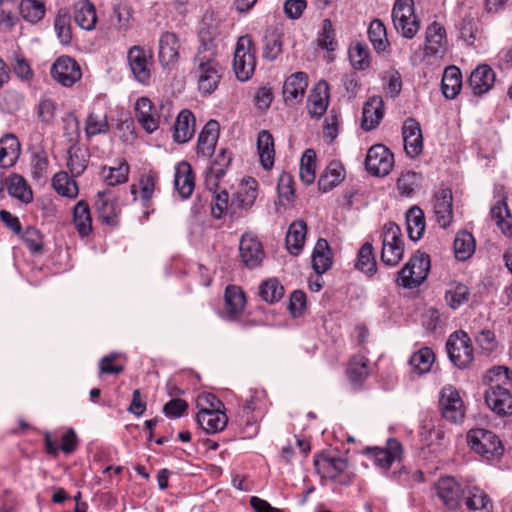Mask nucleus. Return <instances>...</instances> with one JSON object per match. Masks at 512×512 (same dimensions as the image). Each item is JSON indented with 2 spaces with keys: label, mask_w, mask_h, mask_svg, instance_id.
<instances>
[{
  "label": "nucleus",
  "mask_w": 512,
  "mask_h": 512,
  "mask_svg": "<svg viewBox=\"0 0 512 512\" xmlns=\"http://www.w3.org/2000/svg\"><path fill=\"white\" fill-rule=\"evenodd\" d=\"M199 46L192 59L190 74L202 95L213 93L222 78V67L217 60L218 46L213 38L201 33Z\"/></svg>",
  "instance_id": "f257e3e1"
},
{
  "label": "nucleus",
  "mask_w": 512,
  "mask_h": 512,
  "mask_svg": "<svg viewBox=\"0 0 512 512\" xmlns=\"http://www.w3.org/2000/svg\"><path fill=\"white\" fill-rule=\"evenodd\" d=\"M490 385L485 392L488 407L499 415L512 414V371L498 366L489 371Z\"/></svg>",
  "instance_id": "f03ea898"
},
{
  "label": "nucleus",
  "mask_w": 512,
  "mask_h": 512,
  "mask_svg": "<svg viewBox=\"0 0 512 512\" xmlns=\"http://www.w3.org/2000/svg\"><path fill=\"white\" fill-rule=\"evenodd\" d=\"M467 443L470 449L487 461L499 459L504 448L499 437L484 428H474L467 433Z\"/></svg>",
  "instance_id": "7ed1b4c3"
},
{
  "label": "nucleus",
  "mask_w": 512,
  "mask_h": 512,
  "mask_svg": "<svg viewBox=\"0 0 512 512\" xmlns=\"http://www.w3.org/2000/svg\"><path fill=\"white\" fill-rule=\"evenodd\" d=\"M404 255V242L400 227L394 222L383 226L381 261L387 266H396Z\"/></svg>",
  "instance_id": "20e7f679"
},
{
  "label": "nucleus",
  "mask_w": 512,
  "mask_h": 512,
  "mask_svg": "<svg viewBox=\"0 0 512 512\" xmlns=\"http://www.w3.org/2000/svg\"><path fill=\"white\" fill-rule=\"evenodd\" d=\"M429 271V256L418 252L398 272L397 283L404 288H416L424 282Z\"/></svg>",
  "instance_id": "39448f33"
},
{
  "label": "nucleus",
  "mask_w": 512,
  "mask_h": 512,
  "mask_svg": "<svg viewBox=\"0 0 512 512\" xmlns=\"http://www.w3.org/2000/svg\"><path fill=\"white\" fill-rule=\"evenodd\" d=\"M392 21L395 30L404 38L412 39L420 28L414 12L413 0H396L392 9Z\"/></svg>",
  "instance_id": "423d86ee"
},
{
  "label": "nucleus",
  "mask_w": 512,
  "mask_h": 512,
  "mask_svg": "<svg viewBox=\"0 0 512 512\" xmlns=\"http://www.w3.org/2000/svg\"><path fill=\"white\" fill-rule=\"evenodd\" d=\"M256 66L254 46L248 36L238 39L234 52L233 70L238 80L244 82L251 78Z\"/></svg>",
  "instance_id": "0eeeda50"
},
{
  "label": "nucleus",
  "mask_w": 512,
  "mask_h": 512,
  "mask_svg": "<svg viewBox=\"0 0 512 512\" xmlns=\"http://www.w3.org/2000/svg\"><path fill=\"white\" fill-rule=\"evenodd\" d=\"M446 348L451 362L458 368L468 367L474 359L471 340L467 333L457 331L450 335Z\"/></svg>",
  "instance_id": "6e6552de"
},
{
  "label": "nucleus",
  "mask_w": 512,
  "mask_h": 512,
  "mask_svg": "<svg viewBox=\"0 0 512 512\" xmlns=\"http://www.w3.org/2000/svg\"><path fill=\"white\" fill-rule=\"evenodd\" d=\"M314 466L322 479H328L343 485L351 482V477L347 472L348 462L343 458L319 456L314 460Z\"/></svg>",
  "instance_id": "1a4fd4ad"
},
{
  "label": "nucleus",
  "mask_w": 512,
  "mask_h": 512,
  "mask_svg": "<svg viewBox=\"0 0 512 512\" xmlns=\"http://www.w3.org/2000/svg\"><path fill=\"white\" fill-rule=\"evenodd\" d=\"M127 61L133 78L142 85H148L153 65L151 52L135 45L128 50Z\"/></svg>",
  "instance_id": "9d476101"
},
{
  "label": "nucleus",
  "mask_w": 512,
  "mask_h": 512,
  "mask_svg": "<svg viewBox=\"0 0 512 512\" xmlns=\"http://www.w3.org/2000/svg\"><path fill=\"white\" fill-rule=\"evenodd\" d=\"M439 408L442 417L451 423H461L465 417L464 402L459 391L451 385L444 386L441 389Z\"/></svg>",
  "instance_id": "9b49d317"
},
{
  "label": "nucleus",
  "mask_w": 512,
  "mask_h": 512,
  "mask_svg": "<svg viewBox=\"0 0 512 512\" xmlns=\"http://www.w3.org/2000/svg\"><path fill=\"white\" fill-rule=\"evenodd\" d=\"M394 166V155L384 145H373L367 152L365 159L366 170L373 176L384 177Z\"/></svg>",
  "instance_id": "f8f14e48"
},
{
  "label": "nucleus",
  "mask_w": 512,
  "mask_h": 512,
  "mask_svg": "<svg viewBox=\"0 0 512 512\" xmlns=\"http://www.w3.org/2000/svg\"><path fill=\"white\" fill-rule=\"evenodd\" d=\"M51 76L62 86L71 87L81 79L82 73L79 64L73 58L61 56L52 65Z\"/></svg>",
  "instance_id": "ddd939ff"
},
{
  "label": "nucleus",
  "mask_w": 512,
  "mask_h": 512,
  "mask_svg": "<svg viewBox=\"0 0 512 512\" xmlns=\"http://www.w3.org/2000/svg\"><path fill=\"white\" fill-rule=\"evenodd\" d=\"M367 453L373 458L375 465L383 470H388L395 461L401 459L403 449L397 439L391 438L388 439L386 448H367Z\"/></svg>",
  "instance_id": "4468645a"
},
{
  "label": "nucleus",
  "mask_w": 512,
  "mask_h": 512,
  "mask_svg": "<svg viewBox=\"0 0 512 512\" xmlns=\"http://www.w3.org/2000/svg\"><path fill=\"white\" fill-rule=\"evenodd\" d=\"M239 251L242 262L249 269L258 267L264 259L262 244L256 236L249 233L241 237Z\"/></svg>",
  "instance_id": "2eb2a0df"
},
{
  "label": "nucleus",
  "mask_w": 512,
  "mask_h": 512,
  "mask_svg": "<svg viewBox=\"0 0 512 512\" xmlns=\"http://www.w3.org/2000/svg\"><path fill=\"white\" fill-rule=\"evenodd\" d=\"M402 137L406 154L411 158L417 157L423 150V137L420 125L415 119L405 120Z\"/></svg>",
  "instance_id": "dca6fc26"
},
{
  "label": "nucleus",
  "mask_w": 512,
  "mask_h": 512,
  "mask_svg": "<svg viewBox=\"0 0 512 512\" xmlns=\"http://www.w3.org/2000/svg\"><path fill=\"white\" fill-rule=\"evenodd\" d=\"M435 489L437 496L448 509L454 510L459 507L463 491L455 478L443 477L439 479Z\"/></svg>",
  "instance_id": "f3484780"
},
{
  "label": "nucleus",
  "mask_w": 512,
  "mask_h": 512,
  "mask_svg": "<svg viewBox=\"0 0 512 512\" xmlns=\"http://www.w3.org/2000/svg\"><path fill=\"white\" fill-rule=\"evenodd\" d=\"M425 54L442 56L446 51L447 37L445 28L438 22H432L426 30Z\"/></svg>",
  "instance_id": "a211bd4d"
},
{
  "label": "nucleus",
  "mask_w": 512,
  "mask_h": 512,
  "mask_svg": "<svg viewBox=\"0 0 512 512\" xmlns=\"http://www.w3.org/2000/svg\"><path fill=\"white\" fill-rule=\"evenodd\" d=\"M308 86V77L304 72L291 74L284 82L283 97L286 103L295 104L300 102Z\"/></svg>",
  "instance_id": "6ab92c4d"
},
{
  "label": "nucleus",
  "mask_w": 512,
  "mask_h": 512,
  "mask_svg": "<svg viewBox=\"0 0 512 512\" xmlns=\"http://www.w3.org/2000/svg\"><path fill=\"white\" fill-rule=\"evenodd\" d=\"M180 44L176 34L165 32L159 39V62L163 67L175 65L179 58Z\"/></svg>",
  "instance_id": "aec40b11"
},
{
  "label": "nucleus",
  "mask_w": 512,
  "mask_h": 512,
  "mask_svg": "<svg viewBox=\"0 0 512 512\" xmlns=\"http://www.w3.org/2000/svg\"><path fill=\"white\" fill-rule=\"evenodd\" d=\"M219 123L216 120H210L203 127L197 141V154L204 158L213 155L219 138Z\"/></svg>",
  "instance_id": "412c9836"
},
{
  "label": "nucleus",
  "mask_w": 512,
  "mask_h": 512,
  "mask_svg": "<svg viewBox=\"0 0 512 512\" xmlns=\"http://www.w3.org/2000/svg\"><path fill=\"white\" fill-rule=\"evenodd\" d=\"M433 212L440 227L449 226L452 220V192L450 189H441L435 194Z\"/></svg>",
  "instance_id": "4be33fe9"
},
{
  "label": "nucleus",
  "mask_w": 512,
  "mask_h": 512,
  "mask_svg": "<svg viewBox=\"0 0 512 512\" xmlns=\"http://www.w3.org/2000/svg\"><path fill=\"white\" fill-rule=\"evenodd\" d=\"M495 72L488 65H479L469 78V86L474 95L481 96L487 93L494 85Z\"/></svg>",
  "instance_id": "5701e85b"
},
{
  "label": "nucleus",
  "mask_w": 512,
  "mask_h": 512,
  "mask_svg": "<svg viewBox=\"0 0 512 512\" xmlns=\"http://www.w3.org/2000/svg\"><path fill=\"white\" fill-rule=\"evenodd\" d=\"M174 186L178 194L183 198H189L195 188V178L191 165L182 161L177 164L174 174Z\"/></svg>",
  "instance_id": "b1692460"
},
{
  "label": "nucleus",
  "mask_w": 512,
  "mask_h": 512,
  "mask_svg": "<svg viewBox=\"0 0 512 512\" xmlns=\"http://www.w3.org/2000/svg\"><path fill=\"white\" fill-rule=\"evenodd\" d=\"M224 315L229 320L237 319L244 311L246 298L242 289L235 285L226 287Z\"/></svg>",
  "instance_id": "393cba45"
},
{
  "label": "nucleus",
  "mask_w": 512,
  "mask_h": 512,
  "mask_svg": "<svg viewBox=\"0 0 512 512\" xmlns=\"http://www.w3.org/2000/svg\"><path fill=\"white\" fill-rule=\"evenodd\" d=\"M198 425L208 434H214L222 431L227 423L228 417L223 410L208 411L203 409L196 415Z\"/></svg>",
  "instance_id": "a878e982"
},
{
  "label": "nucleus",
  "mask_w": 512,
  "mask_h": 512,
  "mask_svg": "<svg viewBox=\"0 0 512 512\" xmlns=\"http://www.w3.org/2000/svg\"><path fill=\"white\" fill-rule=\"evenodd\" d=\"M384 116L383 100L380 96H373L364 104L362 111V128L365 131L375 129Z\"/></svg>",
  "instance_id": "bb28decb"
},
{
  "label": "nucleus",
  "mask_w": 512,
  "mask_h": 512,
  "mask_svg": "<svg viewBox=\"0 0 512 512\" xmlns=\"http://www.w3.org/2000/svg\"><path fill=\"white\" fill-rule=\"evenodd\" d=\"M137 121L147 133H153L159 127V121L154 114L153 105L149 98L141 97L135 104Z\"/></svg>",
  "instance_id": "cd10ccee"
},
{
  "label": "nucleus",
  "mask_w": 512,
  "mask_h": 512,
  "mask_svg": "<svg viewBox=\"0 0 512 512\" xmlns=\"http://www.w3.org/2000/svg\"><path fill=\"white\" fill-rule=\"evenodd\" d=\"M257 188L258 184L254 178L248 177L243 179L237 192L232 198V204L240 209L248 210L255 203L257 198Z\"/></svg>",
  "instance_id": "c85d7f7f"
},
{
  "label": "nucleus",
  "mask_w": 512,
  "mask_h": 512,
  "mask_svg": "<svg viewBox=\"0 0 512 512\" xmlns=\"http://www.w3.org/2000/svg\"><path fill=\"white\" fill-rule=\"evenodd\" d=\"M329 104L328 87L325 82L318 83L308 98V112L312 117L320 118L326 112Z\"/></svg>",
  "instance_id": "c756f323"
},
{
  "label": "nucleus",
  "mask_w": 512,
  "mask_h": 512,
  "mask_svg": "<svg viewBox=\"0 0 512 512\" xmlns=\"http://www.w3.org/2000/svg\"><path fill=\"white\" fill-rule=\"evenodd\" d=\"M74 20L83 30H93L97 23L95 6L88 0L78 1L74 5Z\"/></svg>",
  "instance_id": "7c9ffc66"
},
{
  "label": "nucleus",
  "mask_w": 512,
  "mask_h": 512,
  "mask_svg": "<svg viewBox=\"0 0 512 512\" xmlns=\"http://www.w3.org/2000/svg\"><path fill=\"white\" fill-rule=\"evenodd\" d=\"M195 132V117L189 110H182L175 121L173 138L177 143L188 142Z\"/></svg>",
  "instance_id": "2f4dec72"
},
{
  "label": "nucleus",
  "mask_w": 512,
  "mask_h": 512,
  "mask_svg": "<svg viewBox=\"0 0 512 512\" xmlns=\"http://www.w3.org/2000/svg\"><path fill=\"white\" fill-rule=\"evenodd\" d=\"M257 151L261 166L265 170H270L274 165L275 149L273 136L268 130L258 133Z\"/></svg>",
  "instance_id": "473e14b6"
},
{
  "label": "nucleus",
  "mask_w": 512,
  "mask_h": 512,
  "mask_svg": "<svg viewBox=\"0 0 512 512\" xmlns=\"http://www.w3.org/2000/svg\"><path fill=\"white\" fill-rule=\"evenodd\" d=\"M462 88V73L456 66H449L444 70L441 89L445 98L454 99Z\"/></svg>",
  "instance_id": "72a5a7b5"
},
{
  "label": "nucleus",
  "mask_w": 512,
  "mask_h": 512,
  "mask_svg": "<svg viewBox=\"0 0 512 512\" xmlns=\"http://www.w3.org/2000/svg\"><path fill=\"white\" fill-rule=\"evenodd\" d=\"M307 227L302 220L295 221L290 224L286 234V247L293 255H298L304 246L306 239Z\"/></svg>",
  "instance_id": "f704fd0d"
},
{
  "label": "nucleus",
  "mask_w": 512,
  "mask_h": 512,
  "mask_svg": "<svg viewBox=\"0 0 512 512\" xmlns=\"http://www.w3.org/2000/svg\"><path fill=\"white\" fill-rule=\"evenodd\" d=\"M469 512H492L493 503L489 495L478 487H470L465 501Z\"/></svg>",
  "instance_id": "c9c22d12"
},
{
  "label": "nucleus",
  "mask_w": 512,
  "mask_h": 512,
  "mask_svg": "<svg viewBox=\"0 0 512 512\" xmlns=\"http://www.w3.org/2000/svg\"><path fill=\"white\" fill-rule=\"evenodd\" d=\"M332 265V257L328 241L321 238L318 239L312 253V267L314 271L321 275L330 269Z\"/></svg>",
  "instance_id": "e433bc0d"
},
{
  "label": "nucleus",
  "mask_w": 512,
  "mask_h": 512,
  "mask_svg": "<svg viewBox=\"0 0 512 512\" xmlns=\"http://www.w3.org/2000/svg\"><path fill=\"white\" fill-rule=\"evenodd\" d=\"M20 154V144L14 135H6L0 139V166L12 167Z\"/></svg>",
  "instance_id": "4c0bfd02"
},
{
  "label": "nucleus",
  "mask_w": 512,
  "mask_h": 512,
  "mask_svg": "<svg viewBox=\"0 0 512 512\" xmlns=\"http://www.w3.org/2000/svg\"><path fill=\"white\" fill-rule=\"evenodd\" d=\"M6 187L9 195L20 200L23 203H30L33 199V193L26 180L18 175H11L6 179Z\"/></svg>",
  "instance_id": "58836bf2"
},
{
  "label": "nucleus",
  "mask_w": 512,
  "mask_h": 512,
  "mask_svg": "<svg viewBox=\"0 0 512 512\" xmlns=\"http://www.w3.org/2000/svg\"><path fill=\"white\" fill-rule=\"evenodd\" d=\"M491 217L505 236H512V215L505 199L498 200L491 207Z\"/></svg>",
  "instance_id": "ea45409f"
},
{
  "label": "nucleus",
  "mask_w": 512,
  "mask_h": 512,
  "mask_svg": "<svg viewBox=\"0 0 512 512\" xmlns=\"http://www.w3.org/2000/svg\"><path fill=\"white\" fill-rule=\"evenodd\" d=\"M344 168L338 162H331L318 181L319 190L328 192L336 187L344 179Z\"/></svg>",
  "instance_id": "a19ab883"
},
{
  "label": "nucleus",
  "mask_w": 512,
  "mask_h": 512,
  "mask_svg": "<svg viewBox=\"0 0 512 512\" xmlns=\"http://www.w3.org/2000/svg\"><path fill=\"white\" fill-rule=\"evenodd\" d=\"M355 268L367 276H373L377 271V263L371 243H364L358 251Z\"/></svg>",
  "instance_id": "79ce46f5"
},
{
  "label": "nucleus",
  "mask_w": 512,
  "mask_h": 512,
  "mask_svg": "<svg viewBox=\"0 0 512 512\" xmlns=\"http://www.w3.org/2000/svg\"><path fill=\"white\" fill-rule=\"evenodd\" d=\"M408 236L412 241H418L425 231V217L418 207H412L406 214Z\"/></svg>",
  "instance_id": "37998d69"
},
{
  "label": "nucleus",
  "mask_w": 512,
  "mask_h": 512,
  "mask_svg": "<svg viewBox=\"0 0 512 512\" xmlns=\"http://www.w3.org/2000/svg\"><path fill=\"white\" fill-rule=\"evenodd\" d=\"M367 33L371 44L378 53L384 52L388 49L389 41L387 38V31L381 20L374 19L371 21Z\"/></svg>",
  "instance_id": "c03bdc74"
},
{
  "label": "nucleus",
  "mask_w": 512,
  "mask_h": 512,
  "mask_svg": "<svg viewBox=\"0 0 512 512\" xmlns=\"http://www.w3.org/2000/svg\"><path fill=\"white\" fill-rule=\"evenodd\" d=\"M110 125L107 120L105 113H97L91 111L85 121V134L88 139L96 136L107 134L109 132Z\"/></svg>",
  "instance_id": "a18cd8bd"
},
{
  "label": "nucleus",
  "mask_w": 512,
  "mask_h": 512,
  "mask_svg": "<svg viewBox=\"0 0 512 512\" xmlns=\"http://www.w3.org/2000/svg\"><path fill=\"white\" fill-rule=\"evenodd\" d=\"M73 222L81 236H87L92 231L90 210L86 202L79 201L74 207Z\"/></svg>",
  "instance_id": "49530a36"
},
{
  "label": "nucleus",
  "mask_w": 512,
  "mask_h": 512,
  "mask_svg": "<svg viewBox=\"0 0 512 512\" xmlns=\"http://www.w3.org/2000/svg\"><path fill=\"white\" fill-rule=\"evenodd\" d=\"M348 56L354 69L363 71L370 66V51L366 44L355 42L348 50Z\"/></svg>",
  "instance_id": "de8ad7c7"
},
{
  "label": "nucleus",
  "mask_w": 512,
  "mask_h": 512,
  "mask_svg": "<svg viewBox=\"0 0 512 512\" xmlns=\"http://www.w3.org/2000/svg\"><path fill=\"white\" fill-rule=\"evenodd\" d=\"M434 361L435 355L432 349L424 347L410 357L409 364L414 372L422 375L430 371Z\"/></svg>",
  "instance_id": "09e8293b"
},
{
  "label": "nucleus",
  "mask_w": 512,
  "mask_h": 512,
  "mask_svg": "<svg viewBox=\"0 0 512 512\" xmlns=\"http://www.w3.org/2000/svg\"><path fill=\"white\" fill-rule=\"evenodd\" d=\"M52 186L55 191L65 197L75 198L78 195V186L67 172L61 171L54 175Z\"/></svg>",
  "instance_id": "8fccbe9b"
},
{
  "label": "nucleus",
  "mask_w": 512,
  "mask_h": 512,
  "mask_svg": "<svg viewBox=\"0 0 512 512\" xmlns=\"http://www.w3.org/2000/svg\"><path fill=\"white\" fill-rule=\"evenodd\" d=\"M88 153L86 150L72 146L68 150L67 166L74 177L80 176L87 168Z\"/></svg>",
  "instance_id": "3c124183"
},
{
  "label": "nucleus",
  "mask_w": 512,
  "mask_h": 512,
  "mask_svg": "<svg viewBox=\"0 0 512 512\" xmlns=\"http://www.w3.org/2000/svg\"><path fill=\"white\" fill-rule=\"evenodd\" d=\"M54 29L62 45H69L71 43V17L66 9L58 11L54 21Z\"/></svg>",
  "instance_id": "603ef678"
},
{
  "label": "nucleus",
  "mask_w": 512,
  "mask_h": 512,
  "mask_svg": "<svg viewBox=\"0 0 512 512\" xmlns=\"http://www.w3.org/2000/svg\"><path fill=\"white\" fill-rule=\"evenodd\" d=\"M18 9L23 19L30 23L40 21L45 15V5L42 0H22Z\"/></svg>",
  "instance_id": "864d4df0"
},
{
  "label": "nucleus",
  "mask_w": 512,
  "mask_h": 512,
  "mask_svg": "<svg viewBox=\"0 0 512 512\" xmlns=\"http://www.w3.org/2000/svg\"><path fill=\"white\" fill-rule=\"evenodd\" d=\"M282 36V31L277 28L267 32L263 49V57L265 59L273 61L280 55L283 45Z\"/></svg>",
  "instance_id": "5fc2aeb1"
},
{
  "label": "nucleus",
  "mask_w": 512,
  "mask_h": 512,
  "mask_svg": "<svg viewBox=\"0 0 512 512\" xmlns=\"http://www.w3.org/2000/svg\"><path fill=\"white\" fill-rule=\"evenodd\" d=\"M316 153L313 149H307L300 160L299 176L301 181L310 185L315 181Z\"/></svg>",
  "instance_id": "6e6d98bb"
},
{
  "label": "nucleus",
  "mask_w": 512,
  "mask_h": 512,
  "mask_svg": "<svg viewBox=\"0 0 512 512\" xmlns=\"http://www.w3.org/2000/svg\"><path fill=\"white\" fill-rule=\"evenodd\" d=\"M475 250V241L467 231H463L457 234L454 240V252L455 256L460 261L467 260Z\"/></svg>",
  "instance_id": "4d7b16f0"
},
{
  "label": "nucleus",
  "mask_w": 512,
  "mask_h": 512,
  "mask_svg": "<svg viewBox=\"0 0 512 512\" xmlns=\"http://www.w3.org/2000/svg\"><path fill=\"white\" fill-rule=\"evenodd\" d=\"M102 174L109 186L123 184L128 180L129 165L125 160H121L116 167H104Z\"/></svg>",
  "instance_id": "13d9d810"
},
{
  "label": "nucleus",
  "mask_w": 512,
  "mask_h": 512,
  "mask_svg": "<svg viewBox=\"0 0 512 512\" xmlns=\"http://www.w3.org/2000/svg\"><path fill=\"white\" fill-rule=\"evenodd\" d=\"M421 180V174L407 171L398 178L397 189L402 196L411 197L420 187Z\"/></svg>",
  "instance_id": "bf43d9fd"
},
{
  "label": "nucleus",
  "mask_w": 512,
  "mask_h": 512,
  "mask_svg": "<svg viewBox=\"0 0 512 512\" xmlns=\"http://www.w3.org/2000/svg\"><path fill=\"white\" fill-rule=\"evenodd\" d=\"M347 375L352 383L360 384L368 375V360L361 355L354 356L350 360Z\"/></svg>",
  "instance_id": "052dcab7"
},
{
  "label": "nucleus",
  "mask_w": 512,
  "mask_h": 512,
  "mask_svg": "<svg viewBox=\"0 0 512 512\" xmlns=\"http://www.w3.org/2000/svg\"><path fill=\"white\" fill-rule=\"evenodd\" d=\"M95 208L106 223H112L116 216L115 204L108 198V191H99L96 195Z\"/></svg>",
  "instance_id": "680f3d73"
},
{
  "label": "nucleus",
  "mask_w": 512,
  "mask_h": 512,
  "mask_svg": "<svg viewBox=\"0 0 512 512\" xmlns=\"http://www.w3.org/2000/svg\"><path fill=\"white\" fill-rule=\"evenodd\" d=\"M259 295L264 301L275 303L283 297L284 288L276 279H269L260 286Z\"/></svg>",
  "instance_id": "e2e57ef3"
},
{
  "label": "nucleus",
  "mask_w": 512,
  "mask_h": 512,
  "mask_svg": "<svg viewBox=\"0 0 512 512\" xmlns=\"http://www.w3.org/2000/svg\"><path fill=\"white\" fill-rule=\"evenodd\" d=\"M469 289L466 285L457 283L446 291L445 299L452 309H457L469 299Z\"/></svg>",
  "instance_id": "0e129e2a"
},
{
  "label": "nucleus",
  "mask_w": 512,
  "mask_h": 512,
  "mask_svg": "<svg viewBox=\"0 0 512 512\" xmlns=\"http://www.w3.org/2000/svg\"><path fill=\"white\" fill-rule=\"evenodd\" d=\"M18 8L14 0H0V27L11 29L17 21L15 11Z\"/></svg>",
  "instance_id": "69168bd1"
},
{
  "label": "nucleus",
  "mask_w": 512,
  "mask_h": 512,
  "mask_svg": "<svg viewBox=\"0 0 512 512\" xmlns=\"http://www.w3.org/2000/svg\"><path fill=\"white\" fill-rule=\"evenodd\" d=\"M318 45L326 50L333 51L335 49V31L330 19H324L322 22V30L318 36Z\"/></svg>",
  "instance_id": "338daca9"
},
{
  "label": "nucleus",
  "mask_w": 512,
  "mask_h": 512,
  "mask_svg": "<svg viewBox=\"0 0 512 512\" xmlns=\"http://www.w3.org/2000/svg\"><path fill=\"white\" fill-rule=\"evenodd\" d=\"M229 195L226 190L216 193L211 202V214L214 218L220 219L228 208Z\"/></svg>",
  "instance_id": "774afa93"
}]
</instances>
